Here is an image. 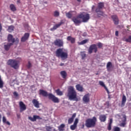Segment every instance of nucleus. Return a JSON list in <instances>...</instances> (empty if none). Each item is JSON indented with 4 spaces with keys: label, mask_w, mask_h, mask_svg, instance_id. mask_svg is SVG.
Instances as JSON below:
<instances>
[{
    "label": "nucleus",
    "mask_w": 131,
    "mask_h": 131,
    "mask_svg": "<svg viewBox=\"0 0 131 131\" xmlns=\"http://www.w3.org/2000/svg\"><path fill=\"white\" fill-rule=\"evenodd\" d=\"M8 65H10L12 68L17 69L19 67V61L15 60L10 59L7 62Z\"/></svg>",
    "instance_id": "20e7f679"
},
{
    "label": "nucleus",
    "mask_w": 131,
    "mask_h": 131,
    "mask_svg": "<svg viewBox=\"0 0 131 131\" xmlns=\"http://www.w3.org/2000/svg\"><path fill=\"white\" fill-rule=\"evenodd\" d=\"M13 95H14V97L15 98V99H18V97H19V94H18V93L14 92L13 93Z\"/></svg>",
    "instance_id": "79ce46f5"
},
{
    "label": "nucleus",
    "mask_w": 131,
    "mask_h": 131,
    "mask_svg": "<svg viewBox=\"0 0 131 131\" xmlns=\"http://www.w3.org/2000/svg\"><path fill=\"white\" fill-rule=\"evenodd\" d=\"M60 75L62 78H66V77L67 76V73H66V71H62L60 72Z\"/></svg>",
    "instance_id": "c756f323"
},
{
    "label": "nucleus",
    "mask_w": 131,
    "mask_h": 131,
    "mask_svg": "<svg viewBox=\"0 0 131 131\" xmlns=\"http://www.w3.org/2000/svg\"><path fill=\"white\" fill-rule=\"evenodd\" d=\"M123 119L122 120V123L119 124V126H121V127H125V125H126V116L125 115H124L123 116Z\"/></svg>",
    "instance_id": "f8f14e48"
},
{
    "label": "nucleus",
    "mask_w": 131,
    "mask_h": 131,
    "mask_svg": "<svg viewBox=\"0 0 131 131\" xmlns=\"http://www.w3.org/2000/svg\"><path fill=\"white\" fill-rule=\"evenodd\" d=\"M32 103L35 108H39V102L36 99H33Z\"/></svg>",
    "instance_id": "412c9836"
},
{
    "label": "nucleus",
    "mask_w": 131,
    "mask_h": 131,
    "mask_svg": "<svg viewBox=\"0 0 131 131\" xmlns=\"http://www.w3.org/2000/svg\"><path fill=\"white\" fill-rule=\"evenodd\" d=\"M19 112L22 113L24 111H25L26 110V105L24 104V102L23 101H20L19 102Z\"/></svg>",
    "instance_id": "1a4fd4ad"
},
{
    "label": "nucleus",
    "mask_w": 131,
    "mask_h": 131,
    "mask_svg": "<svg viewBox=\"0 0 131 131\" xmlns=\"http://www.w3.org/2000/svg\"><path fill=\"white\" fill-rule=\"evenodd\" d=\"M29 33H25L24 36L21 39V41H23L24 42V41H26L27 39L29 38Z\"/></svg>",
    "instance_id": "f3484780"
},
{
    "label": "nucleus",
    "mask_w": 131,
    "mask_h": 131,
    "mask_svg": "<svg viewBox=\"0 0 131 131\" xmlns=\"http://www.w3.org/2000/svg\"><path fill=\"white\" fill-rule=\"evenodd\" d=\"M17 4H20L21 2L20 1V0H17Z\"/></svg>",
    "instance_id": "5fc2aeb1"
},
{
    "label": "nucleus",
    "mask_w": 131,
    "mask_h": 131,
    "mask_svg": "<svg viewBox=\"0 0 131 131\" xmlns=\"http://www.w3.org/2000/svg\"><path fill=\"white\" fill-rule=\"evenodd\" d=\"M76 117V114L74 113L73 114L72 117L71 118H72L73 119H74V118H75V117Z\"/></svg>",
    "instance_id": "09e8293b"
},
{
    "label": "nucleus",
    "mask_w": 131,
    "mask_h": 131,
    "mask_svg": "<svg viewBox=\"0 0 131 131\" xmlns=\"http://www.w3.org/2000/svg\"><path fill=\"white\" fill-rule=\"evenodd\" d=\"M77 2H81V0H77Z\"/></svg>",
    "instance_id": "13d9d810"
},
{
    "label": "nucleus",
    "mask_w": 131,
    "mask_h": 131,
    "mask_svg": "<svg viewBox=\"0 0 131 131\" xmlns=\"http://www.w3.org/2000/svg\"><path fill=\"white\" fill-rule=\"evenodd\" d=\"M59 15H60V12H59L57 11H55L54 13V17H59Z\"/></svg>",
    "instance_id": "ea45409f"
},
{
    "label": "nucleus",
    "mask_w": 131,
    "mask_h": 131,
    "mask_svg": "<svg viewBox=\"0 0 131 131\" xmlns=\"http://www.w3.org/2000/svg\"><path fill=\"white\" fill-rule=\"evenodd\" d=\"M28 119L29 120H31V121H32L33 122H34V121H36V119H42L39 116L37 115H34L33 117L32 118L31 116L28 117Z\"/></svg>",
    "instance_id": "ddd939ff"
},
{
    "label": "nucleus",
    "mask_w": 131,
    "mask_h": 131,
    "mask_svg": "<svg viewBox=\"0 0 131 131\" xmlns=\"http://www.w3.org/2000/svg\"><path fill=\"white\" fill-rule=\"evenodd\" d=\"M107 117L105 115H101L99 116V120H100L101 122H105L106 121V119Z\"/></svg>",
    "instance_id": "4be33fe9"
},
{
    "label": "nucleus",
    "mask_w": 131,
    "mask_h": 131,
    "mask_svg": "<svg viewBox=\"0 0 131 131\" xmlns=\"http://www.w3.org/2000/svg\"><path fill=\"white\" fill-rule=\"evenodd\" d=\"M48 98L49 100H51L53 103H59L60 102L59 98L52 93H49L48 94Z\"/></svg>",
    "instance_id": "0eeeda50"
},
{
    "label": "nucleus",
    "mask_w": 131,
    "mask_h": 131,
    "mask_svg": "<svg viewBox=\"0 0 131 131\" xmlns=\"http://www.w3.org/2000/svg\"><path fill=\"white\" fill-rule=\"evenodd\" d=\"M66 16L69 19L71 18L72 17V12L70 11L66 13Z\"/></svg>",
    "instance_id": "f704fd0d"
},
{
    "label": "nucleus",
    "mask_w": 131,
    "mask_h": 131,
    "mask_svg": "<svg viewBox=\"0 0 131 131\" xmlns=\"http://www.w3.org/2000/svg\"><path fill=\"white\" fill-rule=\"evenodd\" d=\"M67 40L68 41H70L72 43H74L75 42V39L74 37H72V36H68L67 38Z\"/></svg>",
    "instance_id": "b1692460"
},
{
    "label": "nucleus",
    "mask_w": 131,
    "mask_h": 131,
    "mask_svg": "<svg viewBox=\"0 0 131 131\" xmlns=\"http://www.w3.org/2000/svg\"><path fill=\"white\" fill-rule=\"evenodd\" d=\"M57 96H63V92L60 91V89H57L55 91Z\"/></svg>",
    "instance_id": "72a5a7b5"
},
{
    "label": "nucleus",
    "mask_w": 131,
    "mask_h": 131,
    "mask_svg": "<svg viewBox=\"0 0 131 131\" xmlns=\"http://www.w3.org/2000/svg\"><path fill=\"white\" fill-rule=\"evenodd\" d=\"M96 12L98 15H100L101 16H104V13L101 11V8H99V7L98 8H96Z\"/></svg>",
    "instance_id": "c85d7f7f"
},
{
    "label": "nucleus",
    "mask_w": 131,
    "mask_h": 131,
    "mask_svg": "<svg viewBox=\"0 0 131 131\" xmlns=\"http://www.w3.org/2000/svg\"><path fill=\"white\" fill-rule=\"evenodd\" d=\"M7 40L8 42H10V43H12V45H14V42H16V43H18L19 42V39L17 38L16 39H15V38L13 37V35L11 34L8 35Z\"/></svg>",
    "instance_id": "423d86ee"
},
{
    "label": "nucleus",
    "mask_w": 131,
    "mask_h": 131,
    "mask_svg": "<svg viewBox=\"0 0 131 131\" xmlns=\"http://www.w3.org/2000/svg\"><path fill=\"white\" fill-rule=\"evenodd\" d=\"M2 30H3V27H2V25L0 24V32L2 31Z\"/></svg>",
    "instance_id": "864d4df0"
},
{
    "label": "nucleus",
    "mask_w": 131,
    "mask_h": 131,
    "mask_svg": "<svg viewBox=\"0 0 131 131\" xmlns=\"http://www.w3.org/2000/svg\"><path fill=\"white\" fill-rule=\"evenodd\" d=\"M63 24V21H60V23H59L57 24H56L55 25H54L53 28H51L50 29L51 31H54V30H56V29H57V28H59V27H60V25H62V24Z\"/></svg>",
    "instance_id": "2eb2a0df"
},
{
    "label": "nucleus",
    "mask_w": 131,
    "mask_h": 131,
    "mask_svg": "<svg viewBox=\"0 0 131 131\" xmlns=\"http://www.w3.org/2000/svg\"><path fill=\"white\" fill-rule=\"evenodd\" d=\"M60 66H64V63H61L60 64Z\"/></svg>",
    "instance_id": "6e6d98bb"
},
{
    "label": "nucleus",
    "mask_w": 131,
    "mask_h": 131,
    "mask_svg": "<svg viewBox=\"0 0 131 131\" xmlns=\"http://www.w3.org/2000/svg\"><path fill=\"white\" fill-rule=\"evenodd\" d=\"M54 44H55V46H56V47L61 48V47H63V46L64 45V42H63V40L58 39H56L54 41Z\"/></svg>",
    "instance_id": "9d476101"
},
{
    "label": "nucleus",
    "mask_w": 131,
    "mask_h": 131,
    "mask_svg": "<svg viewBox=\"0 0 131 131\" xmlns=\"http://www.w3.org/2000/svg\"><path fill=\"white\" fill-rule=\"evenodd\" d=\"M80 54L82 57V60H84V59H85V57H86V54H85V52H81Z\"/></svg>",
    "instance_id": "e433bc0d"
},
{
    "label": "nucleus",
    "mask_w": 131,
    "mask_h": 131,
    "mask_svg": "<svg viewBox=\"0 0 131 131\" xmlns=\"http://www.w3.org/2000/svg\"><path fill=\"white\" fill-rule=\"evenodd\" d=\"M78 118H76L74 124L70 126V128L72 130H74L77 127V123H78Z\"/></svg>",
    "instance_id": "4468645a"
},
{
    "label": "nucleus",
    "mask_w": 131,
    "mask_h": 131,
    "mask_svg": "<svg viewBox=\"0 0 131 131\" xmlns=\"http://www.w3.org/2000/svg\"><path fill=\"white\" fill-rule=\"evenodd\" d=\"M83 101L84 103H89L90 102V94H86L83 96Z\"/></svg>",
    "instance_id": "dca6fc26"
},
{
    "label": "nucleus",
    "mask_w": 131,
    "mask_h": 131,
    "mask_svg": "<svg viewBox=\"0 0 131 131\" xmlns=\"http://www.w3.org/2000/svg\"><path fill=\"white\" fill-rule=\"evenodd\" d=\"M73 120H74V119H73L72 118H69L68 120L69 124H71V123H72V122H73Z\"/></svg>",
    "instance_id": "37998d69"
},
{
    "label": "nucleus",
    "mask_w": 131,
    "mask_h": 131,
    "mask_svg": "<svg viewBox=\"0 0 131 131\" xmlns=\"http://www.w3.org/2000/svg\"><path fill=\"white\" fill-rule=\"evenodd\" d=\"M126 42H131V36H129L127 38L125 39L124 40Z\"/></svg>",
    "instance_id": "a19ab883"
},
{
    "label": "nucleus",
    "mask_w": 131,
    "mask_h": 131,
    "mask_svg": "<svg viewBox=\"0 0 131 131\" xmlns=\"http://www.w3.org/2000/svg\"><path fill=\"white\" fill-rule=\"evenodd\" d=\"M114 131H120V128L119 127H115L114 128Z\"/></svg>",
    "instance_id": "49530a36"
},
{
    "label": "nucleus",
    "mask_w": 131,
    "mask_h": 131,
    "mask_svg": "<svg viewBox=\"0 0 131 131\" xmlns=\"http://www.w3.org/2000/svg\"><path fill=\"white\" fill-rule=\"evenodd\" d=\"M89 41L88 39H84L81 41V42H78V45H85V43H86Z\"/></svg>",
    "instance_id": "c9c22d12"
},
{
    "label": "nucleus",
    "mask_w": 131,
    "mask_h": 131,
    "mask_svg": "<svg viewBox=\"0 0 131 131\" xmlns=\"http://www.w3.org/2000/svg\"><path fill=\"white\" fill-rule=\"evenodd\" d=\"M76 90L78 91L79 92H83V87H82V86L79 84L76 85Z\"/></svg>",
    "instance_id": "393cba45"
},
{
    "label": "nucleus",
    "mask_w": 131,
    "mask_h": 131,
    "mask_svg": "<svg viewBox=\"0 0 131 131\" xmlns=\"http://www.w3.org/2000/svg\"><path fill=\"white\" fill-rule=\"evenodd\" d=\"M68 97L70 100V101H78V98H77V93L75 90H74V87L70 86L68 88Z\"/></svg>",
    "instance_id": "f257e3e1"
},
{
    "label": "nucleus",
    "mask_w": 131,
    "mask_h": 131,
    "mask_svg": "<svg viewBox=\"0 0 131 131\" xmlns=\"http://www.w3.org/2000/svg\"><path fill=\"white\" fill-rule=\"evenodd\" d=\"M10 9L12 12H15V11H16L17 10L16 6H15L14 4H11L10 5Z\"/></svg>",
    "instance_id": "7c9ffc66"
},
{
    "label": "nucleus",
    "mask_w": 131,
    "mask_h": 131,
    "mask_svg": "<svg viewBox=\"0 0 131 131\" xmlns=\"http://www.w3.org/2000/svg\"><path fill=\"white\" fill-rule=\"evenodd\" d=\"M94 7H95V6H93L92 8H94Z\"/></svg>",
    "instance_id": "052dcab7"
},
{
    "label": "nucleus",
    "mask_w": 131,
    "mask_h": 131,
    "mask_svg": "<svg viewBox=\"0 0 131 131\" xmlns=\"http://www.w3.org/2000/svg\"><path fill=\"white\" fill-rule=\"evenodd\" d=\"M27 67H28V68H30L31 67V63L29 61L28 62V64L27 65Z\"/></svg>",
    "instance_id": "8fccbe9b"
},
{
    "label": "nucleus",
    "mask_w": 131,
    "mask_h": 131,
    "mask_svg": "<svg viewBox=\"0 0 131 131\" xmlns=\"http://www.w3.org/2000/svg\"><path fill=\"white\" fill-rule=\"evenodd\" d=\"M125 103H126V97L125 95H123L122 98V102L121 104V107H124V105H125Z\"/></svg>",
    "instance_id": "aec40b11"
},
{
    "label": "nucleus",
    "mask_w": 131,
    "mask_h": 131,
    "mask_svg": "<svg viewBox=\"0 0 131 131\" xmlns=\"http://www.w3.org/2000/svg\"><path fill=\"white\" fill-rule=\"evenodd\" d=\"M98 8H99V9H103V8H104V3L102 2L98 3Z\"/></svg>",
    "instance_id": "58836bf2"
},
{
    "label": "nucleus",
    "mask_w": 131,
    "mask_h": 131,
    "mask_svg": "<svg viewBox=\"0 0 131 131\" xmlns=\"http://www.w3.org/2000/svg\"><path fill=\"white\" fill-rule=\"evenodd\" d=\"M4 88V81L2 79V77L0 76V89H3Z\"/></svg>",
    "instance_id": "4c0bfd02"
},
{
    "label": "nucleus",
    "mask_w": 131,
    "mask_h": 131,
    "mask_svg": "<svg viewBox=\"0 0 131 131\" xmlns=\"http://www.w3.org/2000/svg\"><path fill=\"white\" fill-rule=\"evenodd\" d=\"M80 19L79 15L77 17H73L72 18V21L75 23V25L78 26L81 23V20Z\"/></svg>",
    "instance_id": "9b49d317"
},
{
    "label": "nucleus",
    "mask_w": 131,
    "mask_h": 131,
    "mask_svg": "<svg viewBox=\"0 0 131 131\" xmlns=\"http://www.w3.org/2000/svg\"><path fill=\"white\" fill-rule=\"evenodd\" d=\"M6 122H7V119L5 117H3V123H6Z\"/></svg>",
    "instance_id": "de8ad7c7"
},
{
    "label": "nucleus",
    "mask_w": 131,
    "mask_h": 131,
    "mask_svg": "<svg viewBox=\"0 0 131 131\" xmlns=\"http://www.w3.org/2000/svg\"><path fill=\"white\" fill-rule=\"evenodd\" d=\"M14 28L15 27L13 26H10L8 27L7 31H8V32H12V31H14Z\"/></svg>",
    "instance_id": "2f4dec72"
},
{
    "label": "nucleus",
    "mask_w": 131,
    "mask_h": 131,
    "mask_svg": "<svg viewBox=\"0 0 131 131\" xmlns=\"http://www.w3.org/2000/svg\"><path fill=\"white\" fill-rule=\"evenodd\" d=\"M115 35L116 36H118V31H116L115 32Z\"/></svg>",
    "instance_id": "3c124183"
},
{
    "label": "nucleus",
    "mask_w": 131,
    "mask_h": 131,
    "mask_svg": "<svg viewBox=\"0 0 131 131\" xmlns=\"http://www.w3.org/2000/svg\"><path fill=\"white\" fill-rule=\"evenodd\" d=\"M79 18L82 19L83 22H88L90 20V14L85 12H82L79 14Z\"/></svg>",
    "instance_id": "39448f33"
},
{
    "label": "nucleus",
    "mask_w": 131,
    "mask_h": 131,
    "mask_svg": "<svg viewBox=\"0 0 131 131\" xmlns=\"http://www.w3.org/2000/svg\"><path fill=\"white\" fill-rule=\"evenodd\" d=\"M113 122V119H112V118L110 119V122L108 123V125L107 126V129L108 130H111L112 129V123Z\"/></svg>",
    "instance_id": "cd10ccee"
},
{
    "label": "nucleus",
    "mask_w": 131,
    "mask_h": 131,
    "mask_svg": "<svg viewBox=\"0 0 131 131\" xmlns=\"http://www.w3.org/2000/svg\"><path fill=\"white\" fill-rule=\"evenodd\" d=\"M29 30H30V27H29Z\"/></svg>",
    "instance_id": "bf43d9fd"
},
{
    "label": "nucleus",
    "mask_w": 131,
    "mask_h": 131,
    "mask_svg": "<svg viewBox=\"0 0 131 131\" xmlns=\"http://www.w3.org/2000/svg\"><path fill=\"white\" fill-rule=\"evenodd\" d=\"M113 69V67L112 66V62H108L106 64V69L108 72H110Z\"/></svg>",
    "instance_id": "a211bd4d"
},
{
    "label": "nucleus",
    "mask_w": 131,
    "mask_h": 131,
    "mask_svg": "<svg viewBox=\"0 0 131 131\" xmlns=\"http://www.w3.org/2000/svg\"><path fill=\"white\" fill-rule=\"evenodd\" d=\"M39 95H42L43 97H49V94H48V92L42 90H39Z\"/></svg>",
    "instance_id": "6ab92c4d"
},
{
    "label": "nucleus",
    "mask_w": 131,
    "mask_h": 131,
    "mask_svg": "<svg viewBox=\"0 0 131 131\" xmlns=\"http://www.w3.org/2000/svg\"><path fill=\"white\" fill-rule=\"evenodd\" d=\"M6 123L8 125H11V123L9 121H6Z\"/></svg>",
    "instance_id": "603ef678"
},
{
    "label": "nucleus",
    "mask_w": 131,
    "mask_h": 131,
    "mask_svg": "<svg viewBox=\"0 0 131 131\" xmlns=\"http://www.w3.org/2000/svg\"><path fill=\"white\" fill-rule=\"evenodd\" d=\"M56 56L58 58H61L62 60H66L68 58V51L63 48H59L56 51Z\"/></svg>",
    "instance_id": "f03ea898"
},
{
    "label": "nucleus",
    "mask_w": 131,
    "mask_h": 131,
    "mask_svg": "<svg viewBox=\"0 0 131 131\" xmlns=\"http://www.w3.org/2000/svg\"><path fill=\"white\" fill-rule=\"evenodd\" d=\"M64 127H65V124H61L58 127V128L59 131H63L64 130Z\"/></svg>",
    "instance_id": "473e14b6"
},
{
    "label": "nucleus",
    "mask_w": 131,
    "mask_h": 131,
    "mask_svg": "<svg viewBox=\"0 0 131 131\" xmlns=\"http://www.w3.org/2000/svg\"><path fill=\"white\" fill-rule=\"evenodd\" d=\"M97 51L98 48L97 47V45L95 44L91 45L88 50L89 54H92L93 52H94V53H97Z\"/></svg>",
    "instance_id": "6e6552de"
},
{
    "label": "nucleus",
    "mask_w": 131,
    "mask_h": 131,
    "mask_svg": "<svg viewBox=\"0 0 131 131\" xmlns=\"http://www.w3.org/2000/svg\"><path fill=\"white\" fill-rule=\"evenodd\" d=\"M97 122V118L93 117L92 118H89L85 120V125L88 128L95 127Z\"/></svg>",
    "instance_id": "7ed1b4c3"
},
{
    "label": "nucleus",
    "mask_w": 131,
    "mask_h": 131,
    "mask_svg": "<svg viewBox=\"0 0 131 131\" xmlns=\"http://www.w3.org/2000/svg\"><path fill=\"white\" fill-rule=\"evenodd\" d=\"M46 129L47 131H52V127L50 126H47Z\"/></svg>",
    "instance_id": "c03bdc74"
},
{
    "label": "nucleus",
    "mask_w": 131,
    "mask_h": 131,
    "mask_svg": "<svg viewBox=\"0 0 131 131\" xmlns=\"http://www.w3.org/2000/svg\"><path fill=\"white\" fill-rule=\"evenodd\" d=\"M11 46H13V43H8L7 45H4V49L5 51H9V50H10V48H11Z\"/></svg>",
    "instance_id": "bb28decb"
},
{
    "label": "nucleus",
    "mask_w": 131,
    "mask_h": 131,
    "mask_svg": "<svg viewBox=\"0 0 131 131\" xmlns=\"http://www.w3.org/2000/svg\"><path fill=\"white\" fill-rule=\"evenodd\" d=\"M1 119H2V115L0 114V121H1Z\"/></svg>",
    "instance_id": "4d7b16f0"
},
{
    "label": "nucleus",
    "mask_w": 131,
    "mask_h": 131,
    "mask_svg": "<svg viewBox=\"0 0 131 131\" xmlns=\"http://www.w3.org/2000/svg\"><path fill=\"white\" fill-rule=\"evenodd\" d=\"M97 46L99 49H101L103 47V44L101 42H98Z\"/></svg>",
    "instance_id": "a18cd8bd"
},
{
    "label": "nucleus",
    "mask_w": 131,
    "mask_h": 131,
    "mask_svg": "<svg viewBox=\"0 0 131 131\" xmlns=\"http://www.w3.org/2000/svg\"><path fill=\"white\" fill-rule=\"evenodd\" d=\"M112 18L113 19L114 24H115L116 25H117L119 23L118 18L117 17V16L113 15L112 16Z\"/></svg>",
    "instance_id": "5701e85b"
},
{
    "label": "nucleus",
    "mask_w": 131,
    "mask_h": 131,
    "mask_svg": "<svg viewBox=\"0 0 131 131\" xmlns=\"http://www.w3.org/2000/svg\"><path fill=\"white\" fill-rule=\"evenodd\" d=\"M99 83L101 86H103V88H104L105 90L106 91L107 94H109V90H108V88L105 85V84L104 83V82L99 81Z\"/></svg>",
    "instance_id": "a878e982"
}]
</instances>
